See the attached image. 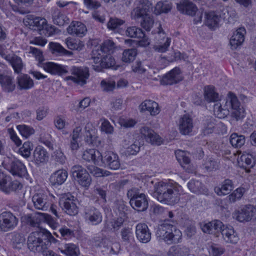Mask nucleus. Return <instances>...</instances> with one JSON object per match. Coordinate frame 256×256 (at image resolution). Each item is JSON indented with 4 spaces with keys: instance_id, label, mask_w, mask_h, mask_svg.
<instances>
[{
    "instance_id": "f257e3e1",
    "label": "nucleus",
    "mask_w": 256,
    "mask_h": 256,
    "mask_svg": "<svg viewBox=\"0 0 256 256\" xmlns=\"http://www.w3.org/2000/svg\"><path fill=\"white\" fill-rule=\"evenodd\" d=\"M181 190V186L173 181L161 182L154 185V195L161 203L173 205L179 202Z\"/></svg>"
},
{
    "instance_id": "f03ea898",
    "label": "nucleus",
    "mask_w": 256,
    "mask_h": 256,
    "mask_svg": "<svg viewBox=\"0 0 256 256\" xmlns=\"http://www.w3.org/2000/svg\"><path fill=\"white\" fill-rule=\"evenodd\" d=\"M201 228L204 233L212 234L218 236L220 233L224 240L228 243L236 244L239 240L236 233L232 227H224L219 220H214L201 224Z\"/></svg>"
},
{
    "instance_id": "7ed1b4c3",
    "label": "nucleus",
    "mask_w": 256,
    "mask_h": 256,
    "mask_svg": "<svg viewBox=\"0 0 256 256\" xmlns=\"http://www.w3.org/2000/svg\"><path fill=\"white\" fill-rule=\"evenodd\" d=\"M55 240L52 234L46 230L32 232L28 238V246L33 252H41L48 249L51 242Z\"/></svg>"
},
{
    "instance_id": "20e7f679",
    "label": "nucleus",
    "mask_w": 256,
    "mask_h": 256,
    "mask_svg": "<svg viewBox=\"0 0 256 256\" xmlns=\"http://www.w3.org/2000/svg\"><path fill=\"white\" fill-rule=\"evenodd\" d=\"M156 235L158 240H163L168 244L180 242L182 236L180 230L167 222L158 226Z\"/></svg>"
},
{
    "instance_id": "39448f33",
    "label": "nucleus",
    "mask_w": 256,
    "mask_h": 256,
    "mask_svg": "<svg viewBox=\"0 0 256 256\" xmlns=\"http://www.w3.org/2000/svg\"><path fill=\"white\" fill-rule=\"evenodd\" d=\"M2 164L13 175L22 177L27 174L25 166L18 160L6 157L4 158Z\"/></svg>"
},
{
    "instance_id": "423d86ee",
    "label": "nucleus",
    "mask_w": 256,
    "mask_h": 256,
    "mask_svg": "<svg viewBox=\"0 0 256 256\" xmlns=\"http://www.w3.org/2000/svg\"><path fill=\"white\" fill-rule=\"evenodd\" d=\"M70 172L72 178L82 186L88 188L91 184L92 178L86 170L82 166L74 165Z\"/></svg>"
},
{
    "instance_id": "0eeeda50",
    "label": "nucleus",
    "mask_w": 256,
    "mask_h": 256,
    "mask_svg": "<svg viewBox=\"0 0 256 256\" xmlns=\"http://www.w3.org/2000/svg\"><path fill=\"white\" fill-rule=\"evenodd\" d=\"M70 72L72 76H67L66 79L80 86L86 83V80L90 76L88 68L86 67L73 66L70 68Z\"/></svg>"
},
{
    "instance_id": "6e6552de",
    "label": "nucleus",
    "mask_w": 256,
    "mask_h": 256,
    "mask_svg": "<svg viewBox=\"0 0 256 256\" xmlns=\"http://www.w3.org/2000/svg\"><path fill=\"white\" fill-rule=\"evenodd\" d=\"M234 218L240 222L256 220V206L246 205L240 210H235L232 214Z\"/></svg>"
},
{
    "instance_id": "1a4fd4ad",
    "label": "nucleus",
    "mask_w": 256,
    "mask_h": 256,
    "mask_svg": "<svg viewBox=\"0 0 256 256\" xmlns=\"http://www.w3.org/2000/svg\"><path fill=\"white\" fill-rule=\"evenodd\" d=\"M18 219L10 212H4L0 214V230L7 232L14 230L18 225Z\"/></svg>"
},
{
    "instance_id": "9d476101",
    "label": "nucleus",
    "mask_w": 256,
    "mask_h": 256,
    "mask_svg": "<svg viewBox=\"0 0 256 256\" xmlns=\"http://www.w3.org/2000/svg\"><path fill=\"white\" fill-rule=\"evenodd\" d=\"M135 4L136 6L131 13L134 18H144L147 16L150 10H152V4L148 0H138L136 1Z\"/></svg>"
},
{
    "instance_id": "9b49d317",
    "label": "nucleus",
    "mask_w": 256,
    "mask_h": 256,
    "mask_svg": "<svg viewBox=\"0 0 256 256\" xmlns=\"http://www.w3.org/2000/svg\"><path fill=\"white\" fill-rule=\"evenodd\" d=\"M60 204L62 209L70 216H75L78 212V208L76 204V199L74 196L70 195L62 198Z\"/></svg>"
},
{
    "instance_id": "f8f14e48",
    "label": "nucleus",
    "mask_w": 256,
    "mask_h": 256,
    "mask_svg": "<svg viewBox=\"0 0 256 256\" xmlns=\"http://www.w3.org/2000/svg\"><path fill=\"white\" fill-rule=\"evenodd\" d=\"M125 34L127 36L140 39L138 42L139 45L140 46H146L150 44L148 39L144 32L140 28L136 26L128 27Z\"/></svg>"
},
{
    "instance_id": "ddd939ff",
    "label": "nucleus",
    "mask_w": 256,
    "mask_h": 256,
    "mask_svg": "<svg viewBox=\"0 0 256 256\" xmlns=\"http://www.w3.org/2000/svg\"><path fill=\"white\" fill-rule=\"evenodd\" d=\"M160 28L156 36V38L158 39V44L154 45L153 48L158 52H164L168 50L170 46L171 38L166 37L164 30L160 26Z\"/></svg>"
},
{
    "instance_id": "4468645a",
    "label": "nucleus",
    "mask_w": 256,
    "mask_h": 256,
    "mask_svg": "<svg viewBox=\"0 0 256 256\" xmlns=\"http://www.w3.org/2000/svg\"><path fill=\"white\" fill-rule=\"evenodd\" d=\"M160 28L156 36V38L158 39V44L154 45L153 48L158 52H164L168 50L170 46L171 38L166 37L164 30L160 26Z\"/></svg>"
},
{
    "instance_id": "2eb2a0df",
    "label": "nucleus",
    "mask_w": 256,
    "mask_h": 256,
    "mask_svg": "<svg viewBox=\"0 0 256 256\" xmlns=\"http://www.w3.org/2000/svg\"><path fill=\"white\" fill-rule=\"evenodd\" d=\"M84 218L88 223L97 225L102 222V214L99 210L94 206L86 208L84 210Z\"/></svg>"
},
{
    "instance_id": "dca6fc26",
    "label": "nucleus",
    "mask_w": 256,
    "mask_h": 256,
    "mask_svg": "<svg viewBox=\"0 0 256 256\" xmlns=\"http://www.w3.org/2000/svg\"><path fill=\"white\" fill-rule=\"evenodd\" d=\"M100 159L111 170H116L120 167V164L118 154L112 152H105L104 156L101 155Z\"/></svg>"
},
{
    "instance_id": "f3484780",
    "label": "nucleus",
    "mask_w": 256,
    "mask_h": 256,
    "mask_svg": "<svg viewBox=\"0 0 256 256\" xmlns=\"http://www.w3.org/2000/svg\"><path fill=\"white\" fill-rule=\"evenodd\" d=\"M32 200L34 207L40 210H47L50 205V202L48 196L42 192L34 194Z\"/></svg>"
},
{
    "instance_id": "a211bd4d",
    "label": "nucleus",
    "mask_w": 256,
    "mask_h": 256,
    "mask_svg": "<svg viewBox=\"0 0 256 256\" xmlns=\"http://www.w3.org/2000/svg\"><path fill=\"white\" fill-rule=\"evenodd\" d=\"M178 126L182 134L188 135L194 128L193 120L189 115L184 114L180 118Z\"/></svg>"
},
{
    "instance_id": "6ab92c4d",
    "label": "nucleus",
    "mask_w": 256,
    "mask_h": 256,
    "mask_svg": "<svg viewBox=\"0 0 256 256\" xmlns=\"http://www.w3.org/2000/svg\"><path fill=\"white\" fill-rule=\"evenodd\" d=\"M182 80L180 69L175 68L162 77L160 83L164 85H172L180 82Z\"/></svg>"
},
{
    "instance_id": "aec40b11",
    "label": "nucleus",
    "mask_w": 256,
    "mask_h": 256,
    "mask_svg": "<svg viewBox=\"0 0 256 256\" xmlns=\"http://www.w3.org/2000/svg\"><path fill=\"white\" fill-rule=\"evenodd\" d=\"M49 158L46 150L42 146H36L34 150L32 162L36 166H39L46 163Z\"/></svg>"
},
{
    "instance_id": "412c9836",
    "label": "nucleus",
    "mask_w": 256,
    "mask_h": 256,
    "mask_svg": "<svg viewBox=\"0 0 256 256\" xmlns=\"http://www.w3.org/2000/svg\"><path fill=\"white\" fill-rule=\"evenodd\" d=\"M136 238L142 242L147 243L151 239V232L144 223H139L136 225Z\"/></svg>"
},
{
    "instance_id": "4be33fe9",
    "label": "nucleus",
    "mask_w": 256,
    "mask_h": 256,
    "mask_svg": "<svg viewBox=\"0 0 256 256\" xmlns=\"http://www.w3.org/2000/svg\"><path fill=\"white\" fill-rule=\"evenodd\" d=\"M26 26H30L32 29L42 31L46 24V20L43 18L34 17L33 16H28L24 20Z\"/></svg>"
},
{
    "instance_id": "5701e85b",
    "label": "nucleus",
    "mask_w": 256,
    "mask_h": 256,
    "mask_svg": "<svg viewBox=\"0 0 256 256\" xmlns=\"http://www.w3.org/2000/svg\"><path fill=\"white\" fill-rule=\"evenodd\" d=\"M140 134L147 141L152 144H160L161 138L152 128L148 126H142L140 128Z\"/></svg>"
},
{
    "instance_id": "b1692460",
    "label": "nucleus",
    "mask_w": 256,
    "mask_h": 256,
    "mask_svg": "<svg viewBox=\"0 0 256 256\" xmlns=\"http://www.w3.org/2000/svg\"><path fill=\"white\" fill-rule=\"evenodd\" d=\"M67 32L70 34L82 37L86 34L87 28L82 22L74 21L72 22L67 28Z\"/></svg>"
},
{
    "instance_id": "393cba45",
    "label": "nucleus",
    "mask_w": 256,
    "mask_h": 256,
    "mask_svg": "<svg viewBox=\"0 0 256 256\" xmlns=\"http://www.w3.org/2000/svg\"><path fill=\"white\" fill-rule=\"evenodd\" d=\"M0 84L2 90L6 92H12L16 88V84L13 78L0 72Z\"/></svg>"
},
{
    "instance_id": "a878e982",
    "label": "nucleus",
    "mask_w": 256,
    "mask_h": 256,
    "mask_svg": "<svg viewBox=\"0 0 256 256\" xmlns=\"http://www.w3.org/2000/svg\"><path fill=\"white\" fill-rule=\"evenodd\" d=\"M246 32V31L244 28H240L234 32L230 41L232 49H236L242 44L244 40Z\"/></svg>"
},
{
    "instance_id": "bb28decb",
    "label": "nucleus",
    "mask_w": 256,
    "mask_h": 256,
    "mask_svg": "<svg viewBox=\"0 0 256 256\" xmlns=\"http://www.w3.org/2000/svg\"><path fill=\"white\" fill-rule=\"evenodd\" d=\"M177 8L181 13L192 16L194 15L198 10L196 6L188 0H182L178 4Z\"/></svg>"
},
{
    "instance_id": "cd10ccee",
    "label": "nucleus",
    "mask_w": 256,
    "mask_h": 256,
    "mask_svg": "<svg viewBox=\"0 0 256 256\" xmlns=\"http://www.w3.org/2000/svg\"><path fill=\"white\" fill-rule=\"evenodd\" d=\"M18 88L20 90L32 88L34 82L32 79L26 74H21L16 78Z\"/></svg>"
},
{
    "instance_id": "c85d7f7f",
    "label": "nucleus",
    "mask_w": 256,
    "mask_h": 256,
    "mask_svg": "<svg viewBox=\"0 0 256 256\" xmlns=\"http://www.w3.org/2000/svg\"><path fill=\"white\" fill-rule=\"evenodd\" d=\"M140 112L148 111L150 114L154 116L160 112V108L157 102L152 100H146L140 106Z\"/></svg>"
},
{
    "instance_id": "c756f323",
    "label": "nucleus",
    "mask_w": 256,
    "mask_h": 256,
    "mask_svg": "<svg viewBox=\"0 0 256 256\" xmlns=\"http://www.w3.org/2000/svg\"><path fill=\"white\" fill-rule=\"evenodd\" d=\"M131 206L138 212H144L148 207V202L144 194H141L139 196L135 199L130 200Z\"/></svg>"
},
{
    "instance_id": "7c9ffc66",
    "label": "nucleus",
    "mask_w": 256,
    "mask_h": 256,
    "mask_svg": "<svg viewBox=\"0 0 256 256\" xmlns=\"http://www.w3.org/2000/svg\"><path fill=\"white\" fill-rule=\"evenodd\" d=\"M43 67L46 72L54 74H62L68 72L67 66L52 62L44 64Z\"/></svg>"
},
{
    "instance_id": "2f4dec72",
    "label": "nucleus",
    "mask_w": 256,
    "mask_h": 256,
    "mask_svg": "<svg viewBox=\"0 0 256 256\" xmlns=\"http://www.w3.org/2000/svg\"><path fill=\"white\" fill-rule=\"evenodd\" d=\"M68 178V172L64 169L58 170L54 172L50 176V181L54 186L62 184Z\"/></svg>"
},
{
    "instance_id": "473e14b6",
    "label": "nucleus",
    "mask_w": 256,
    "mask_h": 256,
    "mask_svg": "<svg viewBox=\"0 0 256 256\" xmlns=\"http://www.w3.org/2000/svg\"><path fill=\"white\" fill-rule=\"evenodd\" d=\"M214 114L216 116L220 118H226L229 114V109L228 102L221 100L216 103L214 106Z\"/></svg>"
},
{
    "instance_id": "72a5a7b5",
    "label": "nucleus",
    "mask_w": 256,
    "mask_h": 256,
    "mask_svg": "<svg viewBox=\"0 0 256 256\" xmlns=\"http://www.w3.org/2000/svg\"><path fill=\"white\" fill-rule=\"evenodd\" d=\"M115 60L111 54H106L103 56V60L98 65H92L93 69L97 72H100L104 68H108L114 66Z\"/></svg>"
},
{
    "instance_id": "f704fd0d",
    "label": "nucleus",
    "mask_w": 256,
    "mask_h": 256,
    "mask_svg": "<svg viewBox=\"0 0 256 256\" xmlns=\"http://www.w3.org/2000/svg\"><path fill=\"white\" fill-rule=\"evenodd\" d=\"M204 100L208 102H218L220 101L218 94L216 91L215 88L212 86H206L204 89Z\"/></svg>"
},
{
    "instance_id": "c9c22d12",
    "label": "nucleus",
    "mask_w": 256,
    "mask_h": 256,
    "mask_svg": "<svg viewBox=\"0 0 256 256\" xmlns=\"http://www.w3.org/2000/svg\"><path fill=\"white\" fill-rule=\"evenodd\" d=\"M22 188V184L17 180H12L10 177L6 184H4L0 190L8 194L13 192H16L21 190Z\"/></svg>"
},
{
    "instance_id": "e433bc0d",
    "label": "nucleus",
    "mask_w": 256,
    "mask_h": 256,
    "mask_svg": "<svg viewBox=\"0 0 256 256\" xmlns=\"http://www.w3.org/2000/svg\"><path fill=\"white\" fill-rule=\"evenodd\" d=\"M189 190L193 193L196 194H206L208 190L198 180H192L188 184Z\"/></svg>"
},
{
    "instance_id": "4c0bfd02",
    "label": "nucleus",
    "mask_w": 256,
    "mask_h": 256,
    "mask_svg": "<svg viewBox=\"0 0 256 256\" xmlns=\"http://www.w3.org/2000/svg\"><path fill=\"white\" fill-rule=\"evenodd\" d=\"M101 154L100 152L96 149L92 148L86 150L82 155V160L86 162H92L94 164H98Z\"/></svg>"
},
{
    "instance_id": "58836bf2",
    "label": "nucleus",
    "mask_w": 256,
    "mask_h": 256,
    "mask_svg": "<svg viewBox=\"0 0 256 256\" xmlns=\"http://www.w3.org/2000/svg\"><path fill=\"white\" fill-rule=\"evenodd\" d=\"M5 59L12 65L16 73L19 74L21 72L24 64L20 58L16 55H7Z\"/></svg>"
},
{
    "instance_id": "ea45409f",
    "label": "nucleus",
    "mask_w": 256,
    "mask_h": 256,
    "mask_svg": "<svg viewBox=\"0 0 256 256\" xmlns=\"http://www.w3.org/2000/svg\"><path fill=\"white\" fill-rule=\"evenodd\" d=\"M190 253V248L183 245L171 246L168 252V256H188Z\"/></svg>"
},
{
    "instance_id": "a19ab883",
    "label": "nucleus",
    "mask_w": 256,
    "mask_h": 256,
    "mask_svg": "<svg viewBox=\"0 0 256 256\" xmlns=\"http://www.w3.org/2000/svg\"><path fill=\"white\" fill-rule=\"evenodd\" d=\"M49 48L51 52L56 56H71L72 54V52L67 50L60 44L57 42H50L49 44Z\"/></svg>"
},
{
    "instance_id": "79ce46f5",
    "label": "nucleus",
    "mask_w": 256,
    "mask_h": 256,
    "mask_svg": "<svg viewBox=\"0 0 256 256\" xmlns=\"http://www.w3.org/2000/svg\"><path fill=\"white\" fill-rule=\"evenodd\" d=\"M233 189L234 185L232 181L227 179L222 182L220 187L215 188L214 191L218 196H222L228 194Z\"/></svg>"
},
{
    "instance_id": "37998d69",
    "label": "nucleus",
    "mask_w": 256,
    "mask_h": 256,
    "mask_svg": "<svg viewBox=\"0 0 256 256\" xmlns=\"http://www.w3.org/2000/svg\"><path fill=\"white\" fill-rule=\"evenodd\" d=\"M205 24L210 28H213L218 26L220 20V17L215 12H212L205 14Z\"/></svg>"
},
{
    "instance_id": "c03bdc74",
    "label": "nucleus",
    "mask_w": 256,
    "mask_h": 256,
    "mask_svg": "<svg viewBox=\"0 0 256 256\" xmlns=\"http://www.w3.org/2000/svg\"><path fill=\"white\" fill-rule=\"evenodd\" d=\"M85 142L90 146H97L100 144V141L96 134L95 130H86Z\"/></svg>"
},
{
    "instance_id": "a18cd8bd",
    "label": "nucleus",
    "mask_w": 256,
    "mask_h": 256,
    "mask_svg": "<svg viewBox=\"0 0 256 256\" xmlns=\"http://www.w3.org/2000/svg\"><path fill=\"white\" fill-rule=\"evenodd\" d=\"M240 160L242 167L246 170V172H250V169L253 168L255 164L252 156L250 154H243L240 156Z\"/></svg>"
},
{
    "instance_id": "49530a36",
    "label": "nucleus",
    "mask_w": 256,
    "mask_h": 256,
    "mask_svg": "<svg viewBox=\"0 0 256 256\" xmlns=\"http://www.w3.org/2000/svg\"><path fill=\"white\" fill-rule=\"evenodd\" d=\"M172 8V4L168 1L159 2L156 5L154 9V13L156 14H160L162 13L168 12Z\"/></svg>"
},
{
    "instance_id": "de8ad7c7",
    "label": "nucleus",
    "mask_w": 256,
    "mask_h": 256,
    "mask_svg": "<svg viewBox=\"0 0 256 256\" xmlns=\"http://www.w3.org/2000/svg\"><path fill=\"white\" fill-rule=\"evenodd\" d=\"M43 213L36 212L34 214H28L26 216L28 224L32 226H37L40 223L42 222Z\"/></svg>"
},
{
    "instance_id": "09e8293b",
    "label": "nucleus",
    "mask_w": 256,
    "mask_h": 256,
    "mask_svg": "<svg viewBox=\"0 0 256 256\" xmlns=\"http://www.w3.org/2000/svg\"><path fill=\"white\" fill-rule=\"evenodd\" d=\"M245 136L243 135H238L237 133H232L230 138V142L232 146L236 148H240L245 143Z\"/></svg>"
},
{
    "instance_id": "8fccbe9b",
    "label": "nucleus",
    "mask_w": 256,
    "mask_h": 256,
    "mask_svg": "<svg viewBox=\"0 0 256 256\" xmlns=\"http://www.w3.org/2000/svg\"><path fill=\"white\" fill-rule=\"evenodd\" d=\"M52 18L54 24L59 26H62L70 22L69 18L59 10H56L54 12Z\"/></svg>"
},
{
    "instance_id": "3c124183",
    "label": "nucleus",
    "mask_w": 256,
    "mask_h": 256,
    "mask_svg": "<svg viewBox=\"0 0 256 256\" xmlns=\"http://www.w3.org/2000/svg\"><path fill=\"white\" fill-rule=\"evenodd\" d=\"M62 253L66 256H78V248L74 244H67L64 245V248L60 250Z\"/></svg>"
},
{
    "instance_id": "603ef678",
    "label": "nucleus",
    "mask_w": 256,
    "mask_h": 256,
    "mask_svg": "<svg viewBox=\"0 0 256 256\" xmlns=\"http://www.w3.org/2000/svg\"><path fill=\"white\" fill-rule=\"evenodd\" d=\"M105 55L99 47L93 49L91 53V58L94 63L92 65H98L103 60V56Z\"/></svg>"
},
{
    "instance_id": "864d4df0",
    "label": "nucleus",
    "mask_w": 256,
    "mask_h": 256,
    "mask_svg": "<svg viewBox=\"0 0 256 256\" xmlns=\"http://www.w3.org/2000/svg\"><path fill=\"white\" fill-rule=\"evenodd\" d=\"M136 54V50L134 48L125 50L122 53V61L126 63H130L134 60Z\"/></svg>"
},
{
    "instance_id": "5fc2aeb1",
    "label": "nucleus",
    "mask_w": 256,
    "mask_h": 256,
    "mask_svg": "<svg viewBox=\"0 0 256 256\" xmlns=\"http://www.w3.org/2000/svg\"><path fill=\"white\" fill-rule=\"evenodd\" d=\"M33 149V144L31 142H26L22 144V146L18 150V153L25 158H28L30 156L31 151Z\"/></svg>"
},
{
    "instance_id": "6e6d98bb",
    "label": "nucleus",
    "mask_w": 256,
    "mask_h": 256,
    "mask_svg": "<svg viewBox=\"0 0 256 256\" xmlns=\"http://www.w3.org/2000/svg\"><path fill=\"white\" fill-rule=\"evenodd\" d=\"M99 48L106 54H111L114 52L115 44L112 40H107L104 41Z\"/></svg>"
},
{
    "instance_id": "4d7b16f0",
    "label": "nucleus",
    "mask_w": 256,
    "mask_h": 256,
    "mask_svg": "<svg viewBox=\"0 0 256 256\" xmlns=\"http://www.w3.org/2000/svg\"><path fill=\"white\" fill-rule=\"evenodd\" d=\"M225 102H228V107L230 106L232 110L238 109L241 108L240 104L236 96L230 92L228 93V96Z\"/></svg>"
},
{
    "instance_id": "13d9d810",
    "label": "nucleus",
    "mask_w": 256,
    "mask_h": 256,
    "mask_svg": "<svg viewBox=\"0 0 256 256\" xmlns=\"http://www.w3.org/2000/svg\"><path fill=\"white\" fill-rule=\"evenodd\" d=\"M25 238L22 234L15 233L12 238L14 246L18 249H20L25 242Z\"/></svg>"
},
{
    "instance_id": "bf43d9fd",
    "label": "nucleus",
    "mask_w": 256,
    "mask_h": 256,
    "mask_svg": "<svg viewBox=\"0 0 256 256\" xmlns=\"http://www.w3.org/2000/svg\"><path fill=\"white\" fill-rule=\"evenodd\" d=\"M218 162L212 158H208L203 166L208 171L212 172L216 170L218 167Z\"/></svg>"
},
{
    "instance_id": "052dcab7",
    "label": "nucleus",
    "mask_w": 256,
    "mask_h": 256,
    "mask_svg": "<svg viewBox=\"0 0 256 256\" xmlns=\"http://www.w3.org/2000/svg\"><path fill=\"white\" fill-rule=\"evenodd\" d=\"M17 128L22 136L26 138H28L34 132L32 128L26 125H19Z\"/></svg>"
},
{
    "instance_id": "680f3d73",
    "label": "nucleus",
    "mask_w": 256,
    "mask_h": 256,
    "mask_svg": "<svg viewBox=\"0 0 256 256\" xmlns=\"http://www.w3.org/2000/svg\"><path fill=\"white\" fill-rule=\"evenodd\" d=\"M176 158L180 164H188L190 162V158L186 156L184 152L182 150L176 151L175 153Z\"/></svg>"
},
{
    "instance_id": "e2e57ef3",
    "label": "nucleus",
    "mask_w": 256,
    "mask_h": 256,
    "mask_svg": "<svg viewBox=\"0 0 256 256\" xmlns=\"http://www.w3.org/2000/svg\"><path fill=\"white\" fill-rule=\"evenodd\" d=\"M140 145L138 141H135L133 144L126 148V154L128 155L136 154L140 150Z\"/></svg>"
},
{
    "instance_id": "0e129e2a",
    "label": "nucleus",
    "mask_w": 256,
    "mask_h": 256,
    "mask_svg": "<svg viewBox=\"0 0 256 256\" xmlns=\"http://www.w3.org/2000/svg\"><path fill=\"white\" fill-rule=\"evenodd\" d=\"M124 21L117 18H111L107 24L108 28L110 30H114L122 25Z\"/></svg>"
},
{
    "instance_id": "69168bd1",
    "label": "nucleus",
    "mask_w": 256,
    "mask_h": 256,
    "mask_svg": "<svg viewBox=\"0 0 256 256\" xmlns=\"http://www.w3.org/2000/svg\"><path fill=\"white\" fill-rule=\"evenodd\" d=\"M224 252V249L216 244L212 245L209 250L210 256H220Z\"/></svg>"
},
{
    "instance_id": "338daca9",
    "label": "nucleus",
    "mask_w": 256,
    "mask_h": 256,
    "mask_svg": "<svg viewBox=\"0 0 256 256\" xmlns=\"http://www.w3.org/2000/svg\"><path fill=\"white\" fill-rule=\"evenodd\" d=\"M85 6L88 10H95L100 7V2L96 0H84Z\"/></svg>"
},
{
    "instance_id": "774afa93",
    "label": "nucleus",
    "mask_w": 256,
    "mask_h": 256,
    "mask_svg": "<svg viewBox=\"0 0 256 256\" xmlns=\"http://www.w3.org/2000/svg\"><path fill=\"white\" fill-rule=\"evenodd\" d=\"M52 158L58 164H62L66 162V158L60 150H58L54 152Z\"/></svg>"
}]
</instances>
